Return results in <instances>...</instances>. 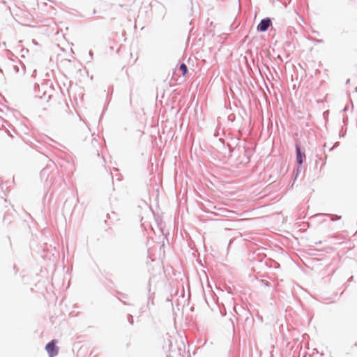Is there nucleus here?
Instances as JSON below:
<instances>
[{"label":"nucleus","instance_id":"nucleus-1","mask_svg":"<svg viewBox=\"0 0 357 357\" xmlns=\"http://www.w3.org/2000/svg\"><path fill=\"white\" fill-rule=\"evenodd\" d=\"M56 340H52L45 347V349L50 357H54L58 354V347L56 346Z\"/></svg>","mask_w":357,"mask_h":357},{"label":"nucleus","instance_id":"nucleus-3","mask_svg":"<svg viewBox=\"0 0 357 357\" xmlns=\"http://www.w3.org/2000/svg\"><path fill=\"white\" fill-rule=\"evenodd\" d=\"M305 158V154H303L298 146H296V160L298 164L303 163V159Z\"/></svg>","mask_w":357,"mask_h":357},{"label":"nucleus","instance_id":"nucleus-4","mask_svg":"<svg viewBox=\"0 0 357 357\" xmlns=\"http://www.w3.org/2000/svg\"><path fill=\"white\" fill-rule=\"evenodd\" d=\"M179 70L182 72V75L185 76L188 72V68L185 64L182 63L180 66Z\"/></svg>","mask_w":357,"mask_h":357},{"label":"nucleus","instance_id":"nucleus-5","mask_svg":"<svg viewBox=\"0 0 357 357\" xmlns=\"http://www.w3.org/2000/svg\"><path fill=\"white\" fill-rule=\"evenodd\" d=\"M355 90H356V91L357 92V87L356 88V89H355Z\"/></svg>","mask_w":357,"mask_h":357},{"label":"nucleus","instance_id":"nucleus-2","mask_svg":"<svg viewBox=\"0 0 357 357\" xmlns=\"http://www.w3.org/2000/svg\"><path fill=\"white\" fill-rule=\"evenodd\" d=\"M271 24V20L269 18L263 19L259 24L257 26V30L260 31H265Z\"/></svg>","mask_w":357,"mask_h":357}]
</instances>
